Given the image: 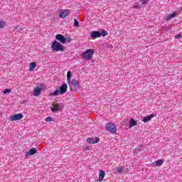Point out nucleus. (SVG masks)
Segmentation results:
<instances>
[{
  "label": "nucleus",
  "mask_w": 182,
  "mask_h": 182,
  "mask_svg": "<svg viewBox=\"0 0 182 182\" xmlns=\"http://www.w3.org/2000/svg\"><path fill=\"white\" fill-rule=\"evenodd\" d=\"M52 50L55 52H63L65 50V47L60 44V43L55 41L51 45Z\"/></svg>",
  "instance_id": "obj_1"
},
{
  "label": "nucleus",
  "mask_w": 182,
  "mask_h": 182,
  "mask_svg": "<svg viewBox=\"0 0 182 182\" xmlns=\"http://www.w3.org/2000/svg\"><path fill=\"white\" fill-rule=\"evenodd\" d=\"M94 53H95V50L88 49L81 54V58H82V59H85L86 60H90V59L93 58Z\"/></svg>",
  "instance_id": "obj_2"
},
{
  "label": "nucleus",
  "mask_w": 182,
  "mask_h": 182,
  "mask_svg": "<svg viewBox=\"0 0 182 182\" xmlns=\"http://www.w3.org/2000/svg\"><path fill=\"white\" fill-rule=\"evenodd\" d=\"M63 107H65L63 104L62 102H59L53 104L50 109L53 113H56V112H62V110H63Z\"/></svg>",
  "instance_id": "obj_3"
},
{
  "label": "nucleus",
  "mask_w": 182,
  "mask_h": 182,
  "mask_svg": "<svg viewBox=\"0 0 182 182\" xmlns=\"http://www.w3.org/2000/svg\"><path fill=\"white\" fill-rule=\"evenodd\" d=\"M105 129L107 132L112 133V134H116V133L117 132V128L116 127V125H114V124L113 123H107L105 124Z\"/></svg>",
  "instance_id": "obj_4"
},
{
  "label": "nucleus",
  "mask_w": 182,
  "mask_h": 182,
  "mask_svg": "<svg viewBox=\"0 0 182 182\" xmlns=\"http://www.w3.org/2000/svg\"><path fill=\"white\" fill-rule=\"evenodd\" d=\"M68 85H70L71 92H77L80 89L79 81L76 80H72Z\"/></svg>",
  "instance_id": "obj_5"
},
{
  "label": "nucleus",
  "mask_w": 182,
  "mask_h": 182,
  "mask_svg": "<svg viewBox=\"0 0 182 182\" xmlns=\"http://www.w3.org/2000/svg\"><path fill=\"white\" fill-rule=\"evenodd\" d=\"M21 119H23V114H16L11 116L9 120H11V122H16V120H21Z\"/></svg>",
  "instance_id": "obj_6"
},
{
  "label": "nucleus",
  "mask_w": 182,
  "mask_h": 182,
  "mask_svg": "<svg viewBox=\"0 0 182 182\" xmlns=\"http://www.w3.org/2000/svg\"><path fill=\"white\" fill-rule=\"evenodd\" d=\"M55 39L58 41V42H60V43H63V45L66 43V38L62 34H57L55 36Z\"/></svg>",
  "instance_id": "obj_7"
},
{
  "label": "nucleus",
  "mask_w": 182,
  "mask_h": 182,
  "mask_svg": "<svg viewBox=\"0 0 182 182\" xmlns=\"http://www.w3.org/2000/svg\"><path fill=\"white\" fill-rule=\"evenodd\" d=\"M87 143H89V144H96V143H99L100 141V139L99 137L95 138H87L86 139Z\"/></svg>",
  "instance_id": "obj_8"
},
{
  "label": "nucleus",
  "mask_w": 182,
  "mask_h": 182,
  "mask_svg": "<svg viewBox=\"0 0 182 182\" xmlns=\"http://www.w3.org/2000/svg\"><path fill=\"white\" fill-rule=\"evenodd\" d=\"M59 90H60V95H65V93L68 92V85L66 83L63 84L60 87Z\"/></svg>",
  "instance_id": "obj_9"
},
{
  "label": "nucleus",
  "mask_w": 182,
  "mask_h": 182,
  "mask_svg": "<svg viewBox=\"0 0 182 182\" xmlns=\"http://www.w3.org/2000/svg\"><path fill=\"white\" fill-rule=\"evenodd\" d=\"M102 34H100V31H92L90 34V38L92 39H97V38H100Z\"/></svg>",
  "instance_id": "obj_10"
},
{
  "label": "nucleus",
  "mask_w": 182,
  "mask_h": 182,
  "mask_svg": "<svg viewBox=\"0 0 182 182\" xmlns=\"http://www.w3.org/2000/svg\"><path fill=\"white\" fill-rule=\"evenodd\" d=\"M70 10H63L60 13V18H62L63 19H65L68 16V15H70Z\"/></svg>",
  "instance_id": "obj_11"
},
{
  "label": "nucleus",
  "mask_w": 182,
  "mask_h": 182,
  "mask_svg": "<svg viewBox=\"0 0 182 182\" xmlns=\"http://www.w3.org/2000/svg\"><path fill=\"white\" fill-rule=\"evenodd\" d=\"M41 92H42V85L40 87H36L34 89L33 96H39V95H41Z\"/></svg>",
  "instance_id": "obj_12"
},
{
  "label": "nucleus",
  "mask_w": 182,
  "mask_h": 182,
  "mask_svg": "<svg viewBox=\"0 0 182 182\" xmlns=\"http://www.w3.org/2000/svg\"><path fill=\"white\" fill-rule=\"evenodd\" d=\"M155 116H156V114H151L149 116L145 117L142 119V122H144V123H147V122H150V120H151V119H153V117H155Z\"/></svg>",
  "instance_id": "obj_13"
},
{
  "label": "nucleus",
  "mask_w": 182,
  "mask_h": 182,
  "mask_svg": "<svg viewBox=\"0 0 182 182\" xmlns=\"http://www.w3.org/2000/svg\"><path fill=\"white\" fill-rule=\"evenodd\" d=\"M114 173H117L118 174H122V173H123V171H124V169L122 166H117L114 168Z\"/></svg>",
  "instance_id": "obj_14"
},
{
  "label": "nucleus",
  "mask_w": 182,
  "mask_h": 182,
  "mask_svg": "<svg viewBox=\"0 0 182 182\" xmlns=\"http://www.w3.org/2000/svg\"><path fill=\"white\" fill-rule=\"evenodd\" d=\"M176 16H177V12L175 11L172 14H168L166 21H170V19H173V18H176Z\"/></svg>",
  "instance_id": "obj_15"
},
{
  "label": "nucleus",
  "mask_w": 182,
  "mask_h": 182,
  "mask_svg": "<svg viewBox=\"0 0 182 182\" xmlns=\"http://www.w3.org/2000/svg\"><path fill=\"white\" fill-rule=\"evenodd\" d=\"M105 175H106V173H105V171H100L99 181H103V179L105 178Z\"/></svg>",
  "instance_id": "obj_16"
},
{
  "label": "nucleus",
  "mask_w": 182,
  "mask_h": 182,
  "mask_svg": "<svg viewBox=\"0 0 182 182\" xmlns=\"http://www.w3.org/2000/svg\"><path fill=\"white\" fill-rule=\"evenodd\" d=\"M37 150L35 148H31L28 152L26 153V154H29V156H33V154H36Z\"/></svg>",
  "instance_id": "obj_17"
},
{
  "label": "nucleus",
  "mask_w": 182,
  "mask_h": 182,
  "mask_svg": "<svg viewBox=\"0 0 182 182\" xmlns=\"http://www.w3.org/2000/svg\"><path fill=\"white\" fill-rule=\"evenodd\" d=\"M137 124V122L132 118L129 122V127H134Z\"/></svg>",
  "instance_id": "obj_18"
},
{
  "label": "nucleus",
  "mask_w": 182,
  "mask_h": 182,
  "mask_svg": "<svg viewBox=\"0 0 182 182\" xmlns=\"http://www.w3.org/2000/svg\"><path fill=\"white\" fill-rule=\"evenodd\" d=\"M70 77H72V73L70 71H68L67 73V82L70 83Z\"/></svg>",
  "instance_id": "obj_19"
},
{
  "label": "nucleus",
  "mask_w": 182,
  "mask_h": 182,
  "mask_svg": "<svg viewBox=\"0 0 182 182\" xmlns=\"http://www.w3.org/2000/svg\"><path fill=\"white\" fill-rule=\"evenodd\" d=\"M60 93L59 90H56L55 91L50 92V96H58Z\"/></svg>",
  "instance_id": "obj_20"
},
{
  "label": "nucleus",
  "mask_w": 182,
  "mask_h": 182,
  "mask_svg": "<svg viewBox=\"0 0 182 182\" xmlns=\"http://www.w3.org/2000/svg\"><path fill=\"white\" fill-rule=\"evenodd\" d=\"M36 66V63L35 62L31 63L29 65L30 70H33Z\"/></svg>",
  "instance_id": "obj_21"
},
{
  "label": "nucleus",
  "mask_w": 182,
  "mask_h": 182,
  "mask_svg": "<svg viewBox=\"0 0 182 182\" xmlns=\"http://www.w3.org/2000/svg\"><path fill=\"white\" fill-rule=\"evenodd\" d=\"M161 164H163V161L158 160V161H156V167H160V166H161Z\"/></svg>",
  "instance_id": "obj_22"
},
{
  "label": "nucleus",
  "mask_w": 182,
  "mask_h": 182,
  "mask_svg": "<svg viewBox=\"0 0 182 182\" xmlns=\"http://www.w3.org/2000/svg\"><path fill=\"white\" fill-rule=\"evenodd\" d=\"M74 26L75 28L79 27V21H77V20H76V18L74 19Z\"/></svg>",
  "instance_id": "obj_23"
},
{
  "label": "nucleus",
  "mask_w": 182,
  "mask_h": 182,
  "mask_svg": "<svg viewBox=\"0 0 182 182\" xmlns=\"http://www.w3.org/2000/svg\"><path fill=\"white\" fill-rule=\"evenodd\" d=\"M101 36H107V31L105 30H102V33H100Z\"/></svg>",
  "instance_id": "obj_24"
},
{
  "label": "nucleus",
  "mask_w": 182,
  "mask_h": 182,
  "mask_svg": "<svg viewBox=\"0 0 182 182\" xmlns=\"http://www.w3.org/2000/svg\"><path fill=\"white\" fill-rule=\"evenodd\" d=\"M46 122H53V118L51 117H48L46 118Z\"/></svg>",
  "instance_id": "obj_25"
},
{
  "label": "nucleus",
  "mask_w": 182,
  "mask_h": 182,
  "mask_svg": "<svg viewBox=\"0 0 182 182\" xmlns=\"http://www.w3.org/2000/svg\"><path fill=\"white\" fill-rule=\"evenodd\" d=\"M140 2L142 5H144L149 2V0H140Z\"/></svg>",
  "instance_id": "obj_26"
},
{
  "label": "nucleus",
  "mask_w": 182,
  "mask_h": 182,
  "mask_svg": "<svg viewBox=\"0 0 182 182\" xmlns=\"http://www.w3.org/2000/svg\"><path fill=\"white\" fill-rule=\"evenodd\" d=\"M4 26H5V22L0 21V29L4 28Z\"/></svg>",
  "instance_id": "obj_27"
},
{
  "label": "nucleus",
  "mask_w": 182,
  "mask_h": 182,
  "mask_svg": "<svg viewBox=\"0 0 182 182\" xmlns=\"http://www.w3.org/2000/svg\"><path fill=\"white\" fill-rule=\"evenodd\" d=\"M3 93H4V95H6L7 93H11V90L6 89L3 91Z\"/></svg>",
  "instance_id": "obj_28"
},
{
  "label": "nucleus",
  "mask_w": 182,
  "mask_h": 182,
  "mask_svg": "<svg viewBox=\"0 0 182 182\" xmlns=\"http://www.w3.org/2000/svg\"><path fill=\"white\" fill-rule=\"evenodd\" d=\"M71 41H72V38H70V37H68V38H66V42H68V43H70Z\"/></svg>",
  "instance_id": "obj_29"
},
{
  "label": "nucleus",
  "mask_w": 182,
  "mask_h": 182,
  "mask_svg": "<svg viewBox=\"0 0 182 182\" xmlns=\"http://www.w3.org/2000/svg\"><path fill=\"white\" fill-rule=\"evenodd\" d=\"M181 37H182V36L181 34L176 35L175 36L176 39H180V38H181Z\"/></svg>",
  "instance_id": "obj_30"
},
{
  "label": "nucleus",
  "mask_w": 182,
  "mask_h": 182,
  "mask_svg": "<svg viewBox=\"0 0 182 182\" xmlns=\"http://www.w3.org/2000/svg\"><path fill=\"white\" fill-rule=\"evenodd\" d=\"M136 150H138V151H140V150H141V146H138Z\"/></svg>",
  "instance_id": "obj_31"
},
{
  "label": "nucleus",
  "mask_w": 182,
  "mask_h": 182,
  "mask_svg": "<svg viewBox=\"0 0 182 182\" xmlns=\"http://www.w3.org/2000/svg\"><path fill=\"white\" fill-rule=\"evenodd\" d=\"M134 8L139 9V6L138 5H135V6H134Z\"/></svg>",
  "instance_id": "obj_32"
}]
</instances>
